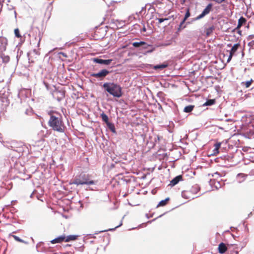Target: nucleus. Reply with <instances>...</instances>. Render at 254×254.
I'll use <instances>...</instances> for the list:
<instances>
[{"instance_id":"nucleus-1","label":"nucleus","mask_w":254,"mask_h":254,"mask_svg":"<svg viewBox=\"0 0 254 254\" xmlns=\"http://www.w3.org/2000/svg\"><path fill=\"white\" fill-rule=\"evenodd\" d=\"M48 114L50 116L49 126L55 131L64 132L65 126L61 114L55 111L51 110L48 112Z\"/></svg>"},{"instance_id":"nucleus-2","label":"nucleus","mask_w":254,"mask_h":254,"mask_svg":"<svg viewBox=\"0 0 254 254\" xmlns=\"http://www.w3.org/2000/svg\"><path fill=\"white\" fill-rule=\"evenodd\" d=\"M104 91L114 97L120 98L123 95L122 87L118 83L113 82H105L103 86Z\"/></svg>"},{"instance_id":"nucleus-3","label":"nucleus","mask_w":254,"mask_h":254,"mask_svg":"<svg viewBox=\"0 0 254 254\" xmlns=\"http://www.w3.org/2000/svg\"><path fill=\"white\" fill-rule=\"evenodd\" d=\"M69 184H74L77 186L83 185H92L95 184V182L90 180V177L88 174L81 173L75 177L72 181H71Z\"/></svg>"},{"instance_id":"nucleus-4","label":"nucleus","mask_w":254,"mask_h":254,"mask_svg":"<svg viewBox=\"0 0 254 254\" xmlns=\"http://www.w3.org/2000/svg\"><path fill=\"white\" fill-rule=\"evenodd\" d=\"M9 92L5 90L0 91V108H4L9 104Z\"/></svg>"},{"instance_id":"nucleus-5","label":"nucleus","mask_w":254,"mask_h":254,"mask_svg":"<svg viewBox=\"0 0 254 254\" xmlns=\"http://www.w3.org/2000/svg\"><path fill=\"white\" fill-rule=\"evenodd\" d=\"M11 168L9 159H0V171L6 173L9 172Z\"/></svg>"},{"instance_id":"nucleus-6","label":"nucleus","mask_w":254,"mask_h":254,"mask_svg":"<svg viewBox=\"0 0 254 254\" xmlns=\"http://www.w3.org/2000/svg\"><path fill=\"white\" fill-rule=\"evenodd\" d=\"M110 73V71L106 69H103L97 73H91L90 76L102 80Z\"/></svg>"},{"instance_id":"nucleus-7","label":"nucleus","mask_w":254,"mask_h":254,"mask_svg":"<svg viewBox=\"0 0 254 254\" xmlns=\"http://www.w3.org/2000/svg\"><path fill=\"white\" fill-rule=\"evenodd\" d=\"M132 45L134 48H138L140 51L147 49L150 46L149 44L144 41L135 42L132 43Z\"/></svg>"},{"instance_id":"nucleus-8","label":"nucleus","mask_w":254,"mask_h":254,"mask_svg":"<svg viewBox=\"0 0 254 254\" xmlns=\"http://www.w3.org/2000/svg\"><path fill=\"white\" fill-rule=\"evenodd\" d=\"M245 133L249 138L254 137V122L249 124L245 130Z\"/></svg>"},{"instance_id":"nucleus-9","label":"nucleus","mask_w":254,"mask_h":254,"mask_svg":"<svg viewBox=\"0 0 254 254\" xmlns=\"http://www.w3.org/2000/svg\"><path fill=\"white\" fill-rule=\"evenodd\" d=\"M53 96L59 102L61 101L65 97V91L56 90L54 91Z\"/></svg>"},{"instance_id":"nucleus-10","label":"nucleus","mask_w":254,"mask_h":254,"mask_svg":"<svg viewBox=\"0 0 254 254\" xmlns=\"http://www.w3.org/2000/svg\"><path fill=\"white\" fill-rule=\"evenodd\" d=\"M92 60L95 63L104 65L110 64L113 61L112 59L103 60L98 58H94Z\"/></svg>"},{"instance_id":"nucleus-11","label":"nucleus","mask_w":254,"mask_h":254,"mask_svg":"<svg viewBox=\"0 0 254 254\" xmlns=\"http://www.w3.org/2000/svg\"><path fill=\"white\" fill-rule=\"evenodd\" d=\"M40 55L39 51L36 49H34L27 53V57L29 60V63H33L34 61L31 59L32 57L34 56H38Z\"/></svg>"},{"instance_id":"nucleus-12","label":"nucleus","mask_w":254,"mask_h":254,"mask_svg":"<svg viewBox=\"0 0 254 254\" xmlns=\"http://www.w3.org/2000/svg\"><path fill=\"white\" fill-rule=\"evenodd\" d=\"M246 21V19L244 17L241 16L238 20V23L237 27L233 30V31L235 32L236 30L239 29L244 24H245Z\"/></svg>"},{"instance_id":"nucleus-13","label":"nucleus","mask_w":254,"mask_h":254,"mask_svg":"<svg viewBox=\"0 0 254 254\" xmlns=\"http://www.w3.org/2000/svg\"><path fill=\"white\" fill-rule=\"evenodd\" d=\"M182 175H178L176 177H175L174 178H173L170 182V184L169 185H170L171 187H173L177 185L180 181L182 180Z\"/></svg>"},{"instance_id":"nucleus-14","label":"nucleus","mask_w":254,"mask_h":254,"mask_svg":"<svg viewBox=\"0 0 254 254\" xmlns=\"http://www.w3.org/2000/svg\"><path fill=\"white\" fill-rule=\"evenodd\" d=\"M192 194L190 193V192L189 190H184L182 192V196L186 199H194L195 197L192 196Z\"/></svg>"},{"instance_id":"nucleus-15","label":"nucleus","mask_w":254,"mask_h":254,"mask_svg":"<svg viewBox=\"0 0 254 254\" xmlns=\"http://www.w3.org/2000/svg\"><path fill=\"white\" fill-rule=\"evenodd\" d=\"M65 239V237L64 235L60 236L58 237L57 238L52 240L51 241V243L53 244H57V243H60L63 241H64V240Z\"/></svg>"},{"instance_id":"nucleus-16","label":"nucleus","mask_w":254,"mask_h":254,"mask_svg":"<svg viewBox=\"0 0 254 254\" xmlns=\"http://www.w3.org/2000/svg\"><path fill=\"white\" fill-rule=\"evenodd\" d=\"M218 249L220 254H223L227 251V247L224 243H221L218 246Z\"/></svg>"},{"instance_id":"nucleus-17","label":"nucleus","mask_w":254,"mask_h":254,"mask_svg":"<svg viewBox=\"0 0 254 254\" xmlns=\"http://www.w3.org/2000/svg\"><path fill=\"white\" fill-rule=\"evenodd\" d=\"M210 186H214V187L217 189H219L221 187V184L218 181L215 180H210L209 182Z\"/></svg>"},{"instance_id":"nucleus-18","label":"nucleus","mask_w":254,"mask_h":254,"mask_svg":"<svg viewBox=\"0 0 254 254\" xmlns=\"http://www.w3.org/2000/svg\"><path fill=\"white\" fill-rule=\"evenodd\" d=\"M213 4L212 3H208L206 7L202 11V13L206 15L208 14L212 10Z\"/></svg>"},{"instance_id":"nucleus-19","label":"nucleus","mask_w":254,"mask_h":254,"mask_svg":"<svg viewBox=\"0 0 254 254\" xmlns=\"http://www.w3.org/2000/svg\"><path fill=\"white\" fill-rule=\"evenodd\" d=\"M200 190V188L197 185L192 186L190 189L189 190L190 191V193L192 194H194L197 193Z\"/></svg>"},{"instance_id":"nucleus-20","label":"nucleus","mask_w":254,"mask_h":254,"mask_svg":"<svg viewBox=\"0 0 254 254\" xmlns=\"http://www.w3.org/2000/svg\"><path fill=\"white\" fill-rule=\"evenodd\" d=\"M194 106L192 105H190L186 106L184 109V112L187 113H190L194 109Z\"/></svg>"},{"instance_id":"nucleus-21","label":"nucleus","mask_w":254,"mask_h":254,"mask_svg":"<svg viewBox=\"0 0 254 254\" xmlns=\"http://www.w3.org/2000/svg\"><path fill=\"white\" fill-rule=\"evenodd\" d=\"M149 47H148V48L147 49H143V50H145L144 52H142L144 55H146L148 53H151L153 52L155 48L152 45L149 44Z\"/></svg>"},{"instance_id":"nucleus-22","label":"nucleus","mask_w":254,"mask_h":254,"mask_svg":"<svg viewBox=\"0 0 254 254\" xmlns=\"http://www.w3.org/2000/svg\"><path fill=\"white\" fill-rule=\"evenodd\" d=\"M107 127L113 133L116 132V128L114 124L109 122L107 123L106 124Z\"/></svg>"},{"instance_id":"nucleus-23","label":"nucleus","mask_w":254,"mask_h":254,"mask_svg":"<svg viewBox=\"0 0 254 254\" xmlns=\"http://www.w3.org/2000/svg\"><path fill=\"white\" fill-rule=\"evenodd\" d=\"M240 46V44L239 43H236L234 45V46L232 47L230 53L234 55L236 52L238 50V48Z\"/></svg>"},{"instance_id":"nucleus-24","label":"nucleus","mask_w":254,"mask_h":254,"mask_svg":"<svg viewBox=\"0 0 254 254\" xmlns=\"http://www.w3.org/2000/svg\"><path fill=\"white\" fill-rule=\"evenodd\" d=\"M77 238V235H68L66 237H65V239L64 240V241L66 242H68L71 241L75 240Z\"/></svg>"},{"instance_id":"nucleus-25","label":"nucleus","mask_w":254,"mask_h":254,"mask_svg":"<svg viewBox=\"0 0 254 254\" xmlns=\"http://www.w3.org/2000/svg\"><path fill=\"white\" fill-rule=\"evenodd\" d=\"M186 21L184 20V19L182 20L181 22H180V23L179 25L178 29H177L178 32L180 31L181 30L184 29V28H185L187 27L186 25L185 24Z\"/></svg>"},{"instance_id":"nucleus-26","label":"nucleus","mask_w":254,"mask_h":254,"mask_svg":"<svg viewBox=\"0 0 254 254\" xmlns=\"http://www.w3.org/2000/svg\"><path fill=\"white\" fill-rule=\"evenodd\" d=\"M169 197H167L164 200H162L159 202V203L157 205V207L165 206L167 204L168 201L169 200Z\"/></svg>"},{"instance_id":"nucleus-27","label":"nucleus","mask_w":254,"mask_h":254,"mask_svg":"<svg viewBox=\"0 0 254 254\" xmlns=\"http://www.w3.org/2000/svg\"><path fill=\"white\" fill-rule=\"evenodd\" d=\"M122 222H121L120 223V224L118 226H116V227L115 228H111V229H108V230H102V231H97L96 232H95V234H94L97 235V234H99V233H100L104 232L113 231L115 230L117 228H118V227H120V226H122Z\"/></svg>"},{"instance_id":"nucleus-28","label":"nucleus","mask_w":254,"mask_h":254,"mask_svg":"<svg viewBox=\"0 0 254 254\" xmlns=\"http://www.w3.org/2000/svg\"><path fill=\"white\" fill-rule=\"evenodd\" d=\"M215 103V99H208L203 104V106H211V105L214 104Z\"/></svg>"},{"instance_id":"nucleus-29","label":"nucleus","mask_w":254,"mask_h":254,"mask_svg":"<svg viewBox=\"0 0 254 254\" xmlns=\"http://www.w3.org/2000/svg\"><path fill=\"white\" fill-rule=\"evenodd\" d=\"M215 29V27L213 25L207 28L206 29V34L207 36H209L212 33L213 31Z\"/></svg>"},{"instance_id":"nucleus-30","label":"nucleus","mask_w":254,"mask_h":254,"mask_svg":"<svg viewBox=\"0 0 254 254\" xmlns=\"http://www.w3.org/2000/svg\"><path fill=\"white\" fill-rule=\"evenodd\" d=\"M100 117L102 119V121L105 123L106 124L108 122H109V118L108 116L104 113L103 112L102 114H101Z\"/></svg>"},{"instance_id":"nucleus-31","label":"nucleus","mask_w":254,"mask_h":254,"mask_svg":"<svg viewBox=\"0 0 254 254\" xmlns=\"http://www.w3.org/2000/svg\"><path fill=\"white\" fill-rule=\"evenodd\" d=\"M254 80L251 79L250 80L247 81L246 82H242L241 85H245L246 88H249L251 85L252 82H253Z\"/></svg>"},{"instance_id":"nucleus-32","label":"nucleus","mask_w":254,"mask_h":254,"mask_svg":"<svg viewBox=\"0 0 254 254\" xmlns=\"http://www.w3.org/2000/svg\"><path fill=\"white\" fill-rule=\"evenodd\" d=\"M167 66L166 64H160L156 65L154 66L155 69H162Z\"/></svg>"},{"instance_id":"nucleus-33","label":"nucleus","mask_w":254,"mask_h":254,"mask_svg":"<svg viewBox=\"0 0 254 254\" xmlns=\"http://www.w3.org/2000/svg\"><path fill=\"white\" fill-rule=\"evenodd\" d=\"M134 29L136 31H139L140 32V30H141V25L138 24H135L132 26V29Z\"/></svg>"},{"instance_id":"nucleus-34","label":"nucleus","mask_w":254,"mask_h":254,"mask_svg":"<svg viewBox=\"0 0 254 254\" xmlns=\"http://www.w3.org/2000/svg\"><path fill=\"white\" fill-rule=\"evenodd\" d=\"M190 16V13L189 8H188L185 13L184 17L183 18L184 20L186 21L187 19Z\"/></svg>"},{"instance_id":"nucleus-35","label":"nucleus","mask_w":254,"mask_h":254,"mask_svg":"<svg viewBox=\"0 0 254 254\" xmlns=\"http://www.w3.org/2000/svg\"><path fill=\"white\" fill-rule=\"evenodd\" d=\"M10 236H11L15 241H17V242H20V243H26V242L23 240L22 239H20L19 237H18V236H15V235H10Z\"/></svg>"},{"instance_id":"nucleus-36","label":"nucleus","mask_w":254,"mask_h":254,"mask_svg":"<svg viewBox=\"0 0 254 254\" xmlns=\"http://www.w3.org/2000/svg\"><path fill=\"white\" fill-rule=\"evenodd\" d=\"M14 34L15 37L17 38L21 37V35L20 34L19 30L18 28H16L14 30Z\"/></svg>"},{"instance_id":"nucleus-37","label":"nucleus","mask_w":254,"mask_h":254,"mask_svg":"<svg viewBox=\"0 0 254 254\" xmlns=\"http://www.w3.org/2000/svg\"><path fill=\"white\" fill-rule=\"evenodd\" d=\"M156 19H157L158 20V24H161V23H162L163 22L166 21V20H168L169 19V18H157Z\"/></svg>"},{"instance_id":"nucleus-38","label":"nucleus","mask_w":254,"mask_h":254,"mask_svg":"<svg viewBox=\"0 0 254 254\" xmlns=\"http://www.w3.org/2000/svg\"><path fill=\"white\" fill-rule=\"evenodd\" d=\"M205 16V14L204 13H203L202 12H201V14H200L199 15H198L196 17H195V20H199V19L202 18L203 17H204Z\"/></svg>"},{"instance_id":"nucleus-39","label":"nucleus","mask_w":254,"mask_h":254,"mask_svg":"<svg viewBox=\"0 0 254 254\" xmlns=\"http://www.w3.org/2000/svg\"><path fill=\"white\" fill-rule=\"evenodd\" d=\"M221 146V143L218 142L216 143L215 144V148L214 150V151H217V152H218V149L220 148Z\"/></svg>"},{"instance_id":"nucleus-40","label":"nucleus","mask_w":254,"mask_h":254,"mask_svg":"<svg viewBox=\"0 0 254 254\" xmlns=\"http://www.w3.org/2000/svg\"><path fill=\"white\" fill-rule=\"evenodd\" d=\"M142 27H141V30H140V32H145L146 31V28L144 24L142 23Z\"/></svg>"},{"instance_id":"nucleus-41","label":"nucleus","mask_w":254,"mask_h":254,"mask_svg":"<svg viewBox=\"0 0 254 254\" xmlns=\"http://www.w3.org/2000/svg\"><path fill=\"white\" fill-rule=\"evenodd\" d=\"M233 55H234L233 54H232L231 53H230L229 56V57H228V58L227 59V63H229V62H230V61L231 60L232 58Z\"/></svg>"},{"instance_id":"nucleus-42","label":"nucleus","mask_w":254,"mask_h":254,"mask_svg":"<svg viewBox=\"0 0 254 254\" xmlns=\"http://www.w3.org/2000/svg\"><path fill=\"white\" fill-rule=\"evenodd\" d=\"M160 140V136L157 135L156 136L155 138H154V141L155 142H157V141H158L159 140Z\"/></svg>"},{"instance_id":"nucleus-43","label":"nucleus","mask_w":254,"mask_h":254,"mask_svg":"<svg viewBox=\"0 0 254 254\" xmlns=\"http://www.w3.org/2000/svg\"><path fill=\"white\" fill-rule=\"evenodd\" d=\"M43 83L45 85V86L46 87V88L47 89V90H49V85L48 83L46 82L45 81H43Z\"/></svg>"},{"instance_id":"nucleus-44","label":"nucleus","mask_w":254,"mask_h":254,"mask_svg":"<svg viewBox=\"0 0 254 254\" xmlns=\"http://www.w3.org/2000/svg\"><path fill=\"white\" fill-rule=\"evenodd\" d=\"M163 94V93L162 92L160 91V92H158L157 95L158 97H161Z\"/></svg>"},{"instance_id":"nucleus-45","label":"nucleus","mask_w":254,"mask_h":254,"mask_svg":"<svg viewBox=\"0 0 254 254\" xmlns=\"http://www.w3.org/2000/svg\"><path fill=\"white\" fill-rule=\"evenodd\" d=\"M235 31H236V30ZM237 33H238L240 36H241V35H242V31H241V30H240V29H238V30H237Z\"/></svg>"},{"instance_id":"nucleus-46","label":"nucleus","mask_w":254,"mask_h":254,"mask_svg":"<svg viewBox=\"0 0 254 254\" xmlns=\"http://www.w3.org/2000/svg\"><path fill=\"white\" fill-rule=\"evenodd\" d=\"M241 176H242V177H245V176H244V175L243 174H239L237 175L238 177H240Z\"/></svg>"},{"instance_id":"nucleus-47","label":"nucleus","mask_w":254,"mask_h":254,"mask_svg":"<svg viewBox=\"0 0 254 254\" xmlns=\"http://www.w3.org/2000/svg\"><path fill=\"white\" fill-rule=\"evenodd\" d=\"M253 43H254V41H252L251 42H249V44H248V45L249 46H252Z\"/></svg>"},{"instance_id":"nucleus-48","label":"nucleus","mask_w":254,"mask_h":254,"mask_svg":"<svg viewBox=\"0 0 254 254\" xmlns=\"http://www.w3.org/2000/svg\"><path fill=\"white\" fill-rule=\"evenodd\" d=\"M191 23V21H188V22H185V24L186 25V26H187L188 24H190Z\"/></svg>"},{"instance_id":"nucleus-49","label":"nucleus","mask_w":254,"mask_h":254,"mask_svg":"<svg viewBox=\"0 0 254 254\" xmlns=\"http://www.w3.org/2000/svg\"><path fill=\"white\" fill-rule=\"evenodd\" d=\"M89 235L90 236V238H95V237L94 236V234H90Z\"/></svg>"},{"instance_id":"nucleus-50","label":"nucleus","mask_w":254,"mask_h":254,"mask_svg":"<svg viewBox=\"0 0 254 254\" xmlns=\"http://www.w3.org/2000/svg\"><path fill=\"white\" fill-rule=\"evenodd\" d=\"M145 216L147 217V218H149L150 217H152V216H149L148 214H146Z\"/></svg>"},{"instance_id":"nucleus-51","label":"nucleus","mask_w":254,"mask_h":254,"mask_svg":"<svg viewBox=\"0 0 254 254\" xmlns=\"http://www.w3.org/2000/svg\"><path fill=\"white\" fill-rule=\"evenodd\" d=\"M196 20H195V18H192V19H191V22H192L195 21H196Z\"/></svg>"},{"instance_id":"nucleus-52","label":"nucleus","mask_w":254,"mask_h":254,"mask_svg":"<svg viewBox=\"0 0 254 254\" xmlns=\"http://www.w3.org/2000/svg\"><path fill=\"white\" fill-rule=\"evenodd\" d=\"M252 212H250V213L249 214V215H248V217H250L251 216H252Z\"/></svg>"},{"instance_id":"nucleus-53","label":"nucleus","mask_w":254,"mask_h":254,"mask_svg":"<svg viewBox=\"0 0 254 254\" xmlns=\"http://www.w3.org/2000/svg\"><path fill=\"white\" fill-rule=\"evenodd\" d=\"M61 54H62V55H63V56H64V57H66V55H65L64 53H61Z\"/></svg>"},{"instance_id":"nucleus-54","label":"nucleus","mask_w":254,"mask_h":254,"mask_svg":"<svg viewBox=\"0 0 254 254\" xmlns=\"http://www.w3.org/2000/svg\"><path fill=\"white\" fill-rule=\"evenodd\" d=\"M35 191H34L30 195V197L32 198L33 197V193H34Z\"/></svg>"},{"instance_id":"nucleus-55","label":"nucleus","mask_w":254,"mask_h":254,"mask_svg":"<svg viewBox=\"0 0 254 254\" xmlns=\"http://www.w3.org/2000/svg\"><path fill=\"white\" fill-rule=\"evenodd\" d=\"M40 40H41V39H40V38H39V40H38V44H37V45H38V46H39V44H40Z\"/></svg>"},{"instance_id":"nucleus-56","label":"nucleus","mask_w":254,"mask_h":254,"mask_svg":"<svg viewBox=\"0 0 254 254\" xmlns=\"http://www.w3.org/2000/svg\"><path fill=\"white\" fill-rule=\"evenodd\" d=\"M227 46H228V47H231V44H228L227 45Z\"/></svg>"},{"instance_id":"nucleus-57","label":"nucleus","mask_w":254,"mask_h":254,"mask_svg":"<svg viewBox=\"0 0 254 254\" xmlns=\"http://www.w3.org/2000/svg\"><path fill=\"white\" fill-rule=\"evenodd\" d=\"M155 219H153V220H152V221H148V222L150 223L151 222L154 221Z\"/></svg>"},{"instance_id":"nucleus-58","label":"nucleus","mask_w":254,"mask_h":254,"mask_svg":"<svg viewBox=\"0 0 254 254\" xmlns=\"http://www.w3.org/2000/svg\"><path fill=\"white\" fill-rule=\"evenodd\" d=\"M186 0H182V1H183V3H185V1H186Z\"/></svg>"},{"instance_id":"nucleus-59","label":"nucleus","mask_w":254,"mask_h":254,"mask_svg":"<svg viewBox=\"0 0 254 254\" xmlns=\"http://www.w3.org/2000/svg\"><path fill=\"white\" fill-rule=\"evenodd\" d=\"M67 254H72L71 252L68 253Z\"/></svg>"},{"instance_id":"nucleus-60","label":"nucleus","mask_w":254,"mask_h":254,"mask_svg":"<svg viewBox=\"0 0 254 254\" xmlns=\"http://www.w3.org/2000/svg\"><path fill=\"white\" fill-rule=\"evenodd\" d=\"M163 215H161L159 216V217H161Z\"/></svg>"}]
</instances>
